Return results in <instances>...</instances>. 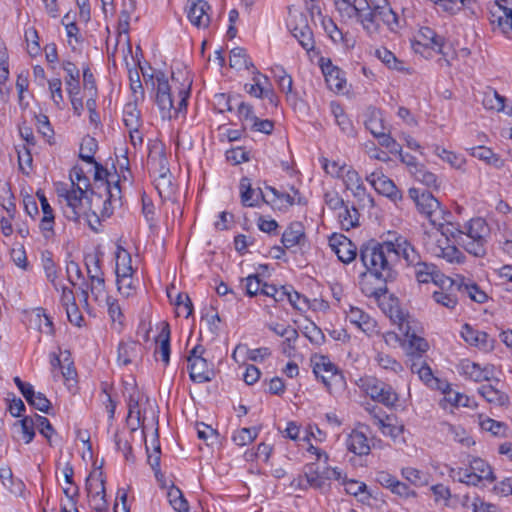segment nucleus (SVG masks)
I'll return each instance as SVG.
<instances>
[{
    "mask_svg": "<svg viewBox=\"0 0 512 512\" xmlns=\"http://www.w3.org/2000/svg\"><path fill=\"white\" fill-rule=\"evenodd\" d=\"M487 226L482 218H471L464 223L448 221L441 226V238L438 239L437 256L448 261H458L460 252L457 245L464 247L469 253L480 256L483 254V238Z\"/></svg>",
    "mask_w": 512,
    "mask_h": 512,
    "instance_id": "nucleus-1",
    "label": "nucleus"
},
{
    "mask_svg": "<svg viewBox=\"0 0 512 512\" xmlns=\"http://www.w3.org/2000/svg\"><path fill=\"white\" fill-rule=\"evenodd\" d=\"M120 175L112 165L111 169L95 166L94 183L90 206L97 216L109 215L112 207L120 200Z\"/></svg>",
    "mask_w": 512,
    "mask_h": 512,
    "instance_id": "nucleus-2",
    "label": "nucleus"
},
{
    "mask_svg": "<svg viewBox=\"0 0 512 512\" xmlns=\"http://www.w3.org/2000/svg\"><path fill=\"white\" fill-rule=\"evenodd\" d=\"M339 10L358 18L364 25L393 26L397 16L387 0H336Z\"/></svg>",
    "mask_w": 512,
    "mask_h": 512,
    "instance_id": "nucleus-3",
    "label": "nucleus"
},
{
    "mask_svg": "<svg viewBox=\"0 0 512 512\" xmlns=\"http://www.w3.org/2000/svg\"><path fill=\"white\" fill-rule=\"evenodd\" d=\"M381 306L385 313L389 314L390 318L394 321H399V329L405 333L407 342L412 350L424 352L427 350L428 345L422 338L415 334H409V325L405 323V315L398 305V301L392 299L390 296L384 295L381 299Z\"/></svg>",
    "mask_w": 512,
    "mask_h": 512,
    "instance_id": "nucleus-4",
    "label": "nucleus"
},
{
    "mask_svg": "<svg viewBox=\"0 0 512 512\" xmlns=\"http://www.w3.org/2000/svg\"><path fill=\"white\" fill-rule=\"evenodd\" d=\"M313 372L330 390H340L345 386V380L341 372L324 356L313 358Z\"/></svg>",
    "mask_w": 512,
    "mask_h": 512,
    "instance_id": "nucleus-5",
    "label": "nucleus"
},
{
    "mask_svg": "<svg viewBox=\"0 0 512 512\" xmlns=\"http://www.w3.org/2000/svg\"><path fill=\"white\" fill-rule=\"evenodd\" d=\"M433 282L438 287V290L434 291L436 302L449 308L454 307L457 304V294L461 290L462 284L440 273L434 274Z\"/></svg>",
    "mask_w": 512,
    "mask_h": 512,
    "instance_id": "nucleus-6",
    "label": "nucleus"
},
{
    "mask_svg": "<svg viewBox=\"0 0 512 512\" xmlns=\"http://www.w3.org/2000/svg\"><path fill=\"white\" fill-rule=\"evenodd\" d=\"M364 266L369 271V275L365 274L367 281L372 276L376 278H385L387 274V260L382 247L373 245L364 248L361 254Z\"/></svg>",
    "mask_w": 512,
    "mask_h": 512,
    "instance_id": "nucleus-7",
    "label": "nucleus"
},
{
    "mask_svg": "<svg viewBox=\"0 0 512 512\" xmlns=\"http://www.w3.org/2000/svg\"><path fill=\"white\" fill-rule=\"evenodd\" d=\"M88 188V180L79 171L71 174L70 183H63L58 189L59 195L63 196L69 206L77 207L81 202Z\"/></svg>",
    "mask_w": 512,
    "mask_h": 512,
    "instance_id": "nucleus-8",
    "label": "nucleus"
},
{
    "mask_svg": "<svg viewBox=\"0 0 512 512\" xmlns=\"http://www.w3.org/2000/svg\"><path fill=\"white\" fill-rule=\"evenodd\" d=\"M442 44V39L427 27L416 31L412 39V47L418 53L441 52Z\"/></svg>",
    "mask_w": 512,
    "mask_h": 512,
    "instance_id": "nucleus-9",
    "label": "nucleus"
},
{
    "mask_svg": "<svg viewBox=\"0 0 512 512\" xmlns=\"http://www.w3.org/2000/svg\"><path fill=\"white\" fill-rule=\"evenodd\" d=\"M85 486L92 512H109L105 482H85Z\"/></svg>",
    "mask_w": 512,
    "mask_h": 512,
    "instance_id": "nucleus-10",
    "label": "nucleus"
},
{
    "mask_svg": "<svg viewBox=\"0 0 512 512\" xmlns=\"http://www.w3.org/2000/svg\"><path fill=\"white\" fill-rule=\"evenodd\" d=\"M204 349L196 347L188 358L190 367V377L195 382H204L210 380L211 370L206 359L203 358Z\"/></svg>",
    "mask_w": 512,
    "mask_h": 512,
    "instance_id": "nucleus-11",
    "label": "nucleus"
},
{
    "mask_svg": "<svg viewBox=\"0 0 512 512\" xmlns=\"http://www.w3.org/2000/svg\"><path fill=\"white\" fill-rule=\"evenodd\" d=\"M367 180L374 189L381 195L397 201L401 198V193L394 182L380 171L371 172Z\"/></svg>",
    "mask_w": 512,
    "mask_h": 512,
    "instance_id": "nucleus-12",
    "label": "nucleus"
},
{
    "mask_svg": "<svg viewBox=\"0 0 512 512\" xmlns=\"http://www.w3.org/2000/svg\"><path fill=\"white\" fill-rule=\"evenodd\" d=\"M36 196L40 202L42 213L39 228L42 234L48 238L54 235L55 214L42 190H38Z\"/></svg>",
    "mask_w": 512,
    "mask_h": 512,
    "instance_id": "nucleus-13",
    "label": "nucleus"
},
{
    "mask_svg": "<svg viewBox=\"0 0 512 512\" xmlns=\"http://www.w3.org/2000/svg\"><path fill=\"white\" fill-rule=\"evenodd\" d=\"M330 246L344 263H349L356 258V246L344 235H333L330 238Z\"/></svg>",
    "mask_w": 512,
    "mask_h": 512,
    "instance_id": "nucleus-14",
    "label": "nucleus"
},
{
    "mask_svg": "<svg viewBox=\"0 0 512 512\" xmlns=\"http://www.w3.org/2000/svg\"><path fill=\"white\" fill-rule=\"evenodd\" d=\"M321 67L329 88L336 92L342 91L346 85L344 73L329 59H321Z\"/></svg>",
    "mask_w": 512,
    "mask_h": 512,
    "instance_id": "nucleus-15",
    "label": "nucleus"
},
{
    "mask_svg": "<svg viewBox=\"0 0 512 512\" xmlns=\"http://www.w3.org/2000/svg\"><path fill=\"white\" fill-rule=\"evenodd\" d=\"M159 346V350L164 362L169 361V339L170 329L166 322L156 323L153 327H150L148 332Z\"/></svg>",
    "mask_w": 512,
    "mask_h": 512,
    "instance_id": "nucleus-16",
    "label": "nucleus"
},
{
    "mask_svg": "<svg viewBox=\"0 0 512 512\" xmlns=\"http://www.w3.org/2000/svg\"><path fill=\"white\" fill-rule=\"evenodd\" d=\"M269 356L266 348L250 347L247 344H239L233 351L232 357L237 363H245L246 361L260 362Z\"/></svg>",
    "mask_w": 512,
    "mask_h": 512,
    "instance_id": "nucleus-17",
    "label": "nucleus"
},
{
    "mask_svg": "<svg viewBox=\"0 0 512 512\" xmlns=\"http://www.w3.org/2000/svg\"><path fill=\"white\" fill-rule=\"evenodd\" d=\"M366 393L373 400L381 402L387 406L394 405L397 400V394L383 383L371 382L367 384Z\"/></svg>",
    "mask_w": 512,
    "mask_h": 512,
    "instance_id": "nucleus-18",
    "label": "nucleus"
},
{
    "mask_svg": "<svg viewBox=\"0 0 512 512\" xmlns=\"http://www.w3.org/2000/svg\"><path fill=\"white\" fill-rule=\"evenodd\" d=\"M480 393L488 402L498 406H502L508 401V396L498 380L483 384Z\"/></svg>",
    "mask_w": 512,
    "mask_h": 512,
    "instance_id": "nucleus-19",
    "label": "nucleus"
},
{
    "mask_svg": "<svg viewBox=\"0 0 512 512\" xmlns=\"http://www.w3.org/2000/svg\"><path fill=\"white\" fill-rule=\"evenodd\" d=\"M347 447L350 452L356 455H367L371 450V440L364 432L354 430L348 437Z\"/></svg>",
    "mask_w": 512,
    "mask_h": 512,
    "instance_id": "nucleus-20",
    "label": "nucleus"
},
{
    "mask_svg": "<svg viewBox=\"0 0 512 512\" xmlns=\"http://www.w3.org/2000/svg\"><path fill=\"white\" fill-rule=\"evenodd\" d=\"M461 337L470 346L485 349L489 346V336L486 332L474 329L465 324L461 329Z\"/></svg>",
    "mask_w": 512,
    "mask_h": 512,
    "instance_id": "nucleus-21",
    "label": "nucleus"
},
{
    "mask_svg": "<svg viewBox=\"0 0 512 512\" xmlns=\"http://www.w3.org/2000/svg\"><path fill=\"white\" fill-rule=\"evenodd\" d=\"M503 31L512 30V0H500L493 12Z\"/></svg>",
    "mask_w": 512,
    "mask_h": 512,
    "instance_id": "nucleus-22",
    "label": "nucleus"
},
{
    "mask_svg": "<svg viewBox=\"0 0 512 512\" xmlns=\"http://www.w3.org/2000/svg\"><path fill=\"white\" fill-rule=\"evenodd\" d=\"M15 382L32 406L43 412L48 410L50 403L42 394L35 393L30 386L23 384L18 378L15 379Z\"/></svg>",
    "mask_w": 512,
    "mask_h": 512,
    "instance_id": "nucleus-23",
    "label": "nucleus"
},
{
    "mask_svg": "<svg viewBox=\"0 0 512 512\" xmlns=\"http://www.w3.org/2000/svg\"><path fill=\"white\" fill-rule=\"evenodd\" d=\"M262 198L265 203L275 209H283L293 205V199L289 195L280 194L272 187H266L262 191Z\"/></svg>",
    "mask_w": 512,
    "mask_h": 512,
    "instance_id": "nucleus-24",
    "label": "nucleus"
},
{
    "mask_svg": "<svg viewBox=\"0 0 512 512\" xmlns=\"http://www.w3.org/2000/svg\"><path fill=\"white\" fill-rule=\"evenodd\" d=\"M410 194L412 198L416 201L420 211L424 213L427 217L431 218L433 214L438 211V202L431 194L422 193L418 195L415 190H411Z\"/></svg>",
    "mask_w": 512,
    "mask_h": 512,
    "instance_id": "nucleus-25",
    "label": "nucleus"
},
{
    "mask_svg": "<svg viewBox=\"0 0 512 512\" xmlns=\"http://www.w3.org/2000/svg\"><path fill=\"white\" fill-rule=\"evenodd\" d=\"M478 421L482 431L490 433L495 437H504L506 435L507 426L505 423L497 421L485 414H480Z\"/></svg>",
    "mask_w": 512,
    "mask_h": 512,
    "instance_id": "nucleus-26",
    "label": "nucleus"
},
{
    "mask_svg": "<svg viewBox=\"0 0 512 512\" xmlns=\"http://www.w3.org/2000/svg\"><path fill=\"white\" fill-rule=\"evenodd\" d=\"M464 373L474 381H490L492 371L487 366H481L480 364L472 361H465L462 364Z\"/></svg>",
    "mask_w": 512,
    "mask_h": 512,
    "instance_id": "nucleus-27",
    "label": "nucleus"
},
{
    "mask_svg": "<svg viewBox=\"0 0 512 512\" xmlns=\"http://www.w3.org/2000/svg\"><path fill=\"white\" fill-rule=\"evenodd\" d=\"M404 430V421L395 415H388L381 420V431L384 435L397 438Z\"/></svg>",
    "mask_w": 512,
    "mask_h": 512,
    "instance_id": "nucleus-28",
    "label": "nucleus"
},
{
    "mask_svg": "<svg viewBox=\"0 0 512 512\" xmlns=\"http://www.w3.org/2000/svg\"><path fill=\"white\" fill-rule=\"evenodd\" d=\"M167 489V498L173 509L177 512H188L190 508L189 503L184 497L183 492L174 485V482H171Z\"/></svg>",
    "mask_w": 512,
    "mask_h": 512,
    "instance_id": "nucleus-29",
    "label": "nucleus"
},
{
    "mask_svg": "<svg viewBox=\"0 0 512 512\" xmlns=\"http://www.w3.org/2000/svg\"><path fill=\"white\" fill-rule=\"evenodd\" d=\"M106 323L111 326L112 329H119L125 323V315L120 305L115 301L108 303V311L106 316Z\"/></svg>",
    "mask_w": 512,
    "mask_h": 512,
    "instance_id": "nucleus-30",
    "label": "nucleus"
},
{
    "mask_svg": "<svg viewBox=\"0 0 512 512\" xmlns=\"http://www.w3.org/2000/svg\"><path fill=\"white\" fill-rule=\"evenodd\" d=\"M207 4L199 1L195 3L190 10V21L198 27H206L209 23V16L207 15Z\"/></svg>",
    "mask_w": 512,
    "mask_h": 512,
    "instance_id": "nucleus-31",
    "label": "nucleus"
},
{
    "mask_svg": "<svg viewBox=\"0 0 512 512\" xmlns=\"http://www.w3.org/2000/svg\"><path fill=\"white\" fill-rule=\"evenodd\" d=\"M157 102L162 110H170L173 107V101L170 95V88L166 80L157 79Z\"/></svg>",
    "mask_w": 512,
    "mask_h": 512,
    "instance_id": "nucleus-32",
    "label": "nucleus"
},
{
    "mask_svg": "<svg viewBox=\"0 0 512 512\" xmlns=\"http://www.w3.org/2000/svg\"><path fill=\"white\" fill-rule=\"evenodd\" d=\"M344 490L347 494L354 495L359 501L365 503L372 497L371 492L367 491L365 482H342Z\"/></svg>",
    "mask_w": 512,
    "mask_h": 512,
    "instance_id": "nucleus-33",
    "label": "nucleus"
},
{
    "mask_svg": "<svg viewBox=\"0 0 512 512\" xmlns=\"http://www.w3.org/2000/svg\"><path fill=\"white\" fill-rule=\"evenodd\" d=\"M116 277H132L133 269L131 266V258L125 252H119L116 258V269H115Z\"/></svg>",
    "mask_w": 512,
    "mask_h": 512,
    "instance_id": "nucleus-34",
    "label": "nucleus"
},
{
    "mask_svg": "<svg viewBox=\"0 0 512 512\" xmlns=\"http://www.w3.org/2000/svg\"><path fill=\"white\" fill-rule=\"evenodd\" d=\"M269 92L268 80L262 75L255 76L248 87V93L255 98H261Z\"/></svg>",
    "mask_w": 512,
    "mask_h": 512,
    "instance_id": "nucleus-35",
    "label": "nucleus"
},
{
    "mask_svg": "<svg viewBox=\"0 0 512 512\" xmlns=\"http://www.w3.org/2000/svg\"><path fill=\"white\" fill-rule=\"evenodd\" d=\"M21 428V438L24 443L29 444L35 435L36 415L34 417H25L19 421Z\"/></svg>",
    "mask_w": 512,
    "mask_h": 512,
    "instance_id": "nucleus-36",
    "label": "nucleus"
},
{
    "mask_svg": "<svg viewBox=\"0 0 512 512\" xmlns=\"http://www.w3.org/2000/svg\"><path fill=\"white\" fill-rule=\"evenodd\" d=\"M303 231L300 226L288 227L282 237L283 244L289 248L299 244L303 238Z\"/></svg>",
    "mask_w": 512,
    "mask_h": 512,
    "instance_id": "nucleus-37",
    "label": "nucleus"
},
{
    "mask_svg": "<svg viewBox=\"0 0 512 512\" xmlns=\"http://www.w3.org/2000/svg\"><path fill=\"white\" fill-rule=\"evenodd\" d=\"M105 295L104 281L101 278L93 277L91 279V285L89 292H87L86 300H92L98 302L103 299Z\"/></svg>",
    "mask_w": 512,
    "mask_h": 512,
    "instance_id": "nucleus-38",
    "label": "nucleus"
},
{
    "mask_svg": "<svg viewBox=\"0 0 512 512\" xmlns=\"http://www.w3.org/2000/svg\"><path fill=\"white\" fill-rule=\"evenodd\" d=\"M385 487L389 489L393 494L398 495L401 498H409L415 495L414 490L411 488L408 482H386Z\"/></svg>",
    "mask_w": 512,
    "mask_h": 512,
    "instance_id": "nucleus-39",
    "label": "nucleus"
},
{
    "mask_svg": "<svg viewBox=\"0 0 512 512\" xmlns=\"http://www.w3.org/2000/svg\"><path fill=\"white\" fill-rule=\"evenodd\" d=\"M473 0H439L440 6L451 13H459L465 8H471Z\"/></svg>",
    "mask_w": 512,
    "mask_h": 512,
    "instance_id": "nucleus-40",
    "label": "nucleus"
},
{
    "mask_svg": "<svg viewBox=\"0 0 512 512\" xmlns=\"http://www.w3.org/2000/svg\"><path fill=\"white\" fill-rule=\"evenodd\" d=\"M256 436V431L251 430L250 428H241L235 431L233 441L240 446H245L252 443Z\"/></svg>",
    "mask_w": 512,
    "mask_h": 512,
    "instance_id": "nucleus-41",
    "label": "nucleus"
},
{
    "mask_svg": "<svg viewBox=\"0 0 512 512\" xmlns=\"http://www.w3.org/2000/svg\"><path fill=\"white\" fill-rule=\"evenodd\" d=\"M472 155L482 161H485L488 164L496 165L499 162V158L494 152L484 146H479L473 149Z\"/></svg>",
    "mask_w": 512,
    "mask_h": 512,
    "instance_id": "nucleus-42",
    "label": "nucleus"
},
{
    "mask_svg": "<svg viewBox=\"0 0 512 512\" xmlns=\"http://www.w3.org/2000/svg\"><path fill=\"white\" fill-rule=\"evenodd\" d=\"M394 250L396 254L402 256L407 261H413L415 259V251L406 240H396Z\"/></svg>",
    "mask_w": 512,
    "mask_h": 512,
    "instance_id": "nucleus-43",
    "label": "nucleus"
},
{
    "mask_svg": "<svg viewBox=\"0 0 512 512\" xmlns=\"http://www.w3.org/2000/svg\"><path fill=\"white\" fill-rule=\"evenodd\" d=\"M178 316L188 317L192 313V303L186 294H179L175 301Z\"/></svg>",
    "mask_w": 512,
    "mask_h": 512,
    "instance_id": "nucleus-44",
    "label": "nucleus"
},
{
    "mask_svg": "<svg viewBox=\"0 0 512 512\" xmlns=\"http://www.w3.org/2000/svg\"><path fill=\"white\" fill-rule=\"evenodd\" d=\"M241 199L245 205L253 206L255 203V191L248 179H243L240 185Z\"/></svg>",
    "mask_w": 512,
    "mask_h": 512,
    "instance_id": "nucleus-45",
    "label": "nucleus"
},
{
    "mask_svg": "<svg viewBox=\"0 0 512 512\" xmlns=\"http://www.w3.org/2000/svg\"><path fill=\"white\" fill-rule=\"evenodd\" d=\"M226 158L232 164L238 165L249 160V153L240 147L232 148L227 151Z\"/></svg>",
    "mask_w": 512,
    "mask_h": 512,
    "instance_id": "nucleus-46",
    "label": "nucleus"
},
{
    "mask_svg": "<svg viewBox=\"0 0 512 512\" xmlns=\"http://www.w3.org/2000/svg\"><path fill=\"white\" fill-rule=\"evenodd\" d=\"M25 38L27 42L28 53L32 56L37 55L40 51V45L38 41L39 37L37 32L33 28H30L26 31Z\"/></svg>",
    "mask_w": 512,
    "mask_h": 512,
    "instance_id": "nucleus-47",
    "label": "nucleus"
},
{
    "mask_svg": "<svg viewBox=\"0 0 512 512\" xmlns=\"http://www.w3.org/2000/svg\"><path fill=\"white\" fill-rule=\"evenodd\" d=\"M415 369L420 379L426 382L427 384H430L431 386L433 384H438V380L433 377L430 367H428L425 363L414 364L413 370Z\"/></svg>",
    "mask_w": 512,
    "mask_h": 512,
    "instance_id": "nucleus-48",
    "label": "nucleus"
},
{
    "mask_svg": "<svg viewBox=\"0 0 512 512\" xmlns=\"http://www.w3.org/2000/svg\"><path fill=\"white\" fill-rule=\"evenodd\" d=\"M19 167L24 173H28L32 169V156L25 145L18 150Z\"/></svg>",
    "mask_w": 512,
    "mask_h": 512,
    "instance_id": "nucleus-49",
    "label": "nucleus"
},
{
    "mask_svg": "<svg viewBox=\"0 0 512 512\" xmlns=\"http://www.w3.org/2000/svg\"><path fill=\"white\" fill-rule=\"evenodd\" d=\"M287 288L281 287L276 288L273 285H269L267 283L263 284L262 286V294L272 297L275 301H282L286 297Z\"/></svg>",
    "mask_w": 512,
    "mask_h": 512,
    "instance_id": "nucleus-50",
    "label": "nucleus"
},
{
    "mask_svg": "<svg viewBox=\"0 0 512 512\" xmlns=\"http://www.w3.org/2000/svg\"><path fill=\"white\" fill-rule=\"evenodd\" d=\"M464 290L468 294V297L474 302L484 303L488 299L486 292L476 285H465Z\"/></svg>",
    "mask_w": 512,
    "mask_h": 512,
    "instance_id": "nucleus-51",
    "label": "nucleus"
},
{
    "mask_svg": "<svg viewBox=\"0 0 512 512\" xmlns=\"http://www.w3.org/2000/svg\"><path fill=\"white\" fill-rule=\"evenodd\" d=\"M443 392L445 394V401L450 403L451 405H453V406H465L466 405L467 398L464 395L460 394L459 392L450 389L448 386H447V389H445Z\"/></svg>",
    "mask_w": 512,
    "mask_h": 512,
    "instance_id": "nucleus-52",
    "label": "nucleus"
},
{
    "mask_svg": "<svg viewBox=\"0 0 512 512\" xmlns=\"http://www.w3.org/2000/svg\"><path fill=\"white\" fill-rule=\"evenodd\" d=\"M97 148V143L92 138H86L83 140L81 147H80V156L90 161L92 159L93 153L95 152Z\"/></svg>",
    "mask_w": 512,
    "mask_h": 512,
    "instance_id": "nucleus-53",
    "label": "nucleus"
},
{
    "mask_svg": "<svg viewBox=\"0 0 512 512\" xmlns=\"http://www.w3.org/2000/svg\"><path fill=\"white\" fill-rule=\"evenodd\" d=\"M285 298H287L290 304L298 310H304L308 306L307 299L296 291L287 290Z\"/></svg>",
    "mask_w": 512,
    "mask_h": 512,
    "instance_id": "nucleus-54",
    "label": "nucleus"
},
{
    "mask_svg": "<svg viewBox=\"0 0 512 512\" xmlns=\"http://www.w3.org/2000/svg\"><path fill=\"white\" fill-rule=\"evenodd\" d=\"M473 469L479 472L474 474L478 480H489L494 477L490 467L481 460L474 461Z\"/></svg>",
    "mask_w": 512,
    "mask_h": 512,
    "instance_id": "nucleus-55",
    "label": "nucleus"
},
{
    "mask_svg": "<svg viewBox=\"0 0 512 512\" xmlns=\"http://www.w3.org/2000/svg\"><path fill=\"white\" fill-rule=\"evenodd\" d=\"M485 105L491 110L502 111L505 107V99L497 93H491L486 96Z\"/></svg>",
    "mask_w": 512,
    "mask_h": 512,
    "instance_id": "nucleus-56",
    "label": "nucleus"
},
{
    "mask_svg": "<svg viewBox=\"0 0 512 512\" xmlns=\"http://www.w3.org/2000/svg\"><path fill=\"white\" fill-rule=\"evenodd\" d=\"M343 167V162L337 159L325 158L323 161V169L331 176H338Z\"/></svg>",
    "mask_w": 512,
    "mask_h": 512,
    "instance_id": "nucleus-57",
    "label": "nucleus"
},
{
    "mask_svg": "<svg viewBox=\"0 0 512 512\" xmlns=\"http://www.w3.org/2000/svg\"><path fill=\"white\" fill-rule=\"evenodd\" d=\"M341 224L345 229H349L354 227L357 224L358 217L357 211L353 209L352 211L345 209L343 214H340Z\"/></svg>",
    "mask_w": 512,
    "mask_h": 512,
    "instance_id": "nucleus-58",
    "label": "nucleus"
},
{
    "mask_svg": "<svg viewBox=\"0 0 512 512\" xmlns=\"http://www.w3.org/2000/svg\"><path fill=\"white\" fill-rule=\"evenodd\" d=\"M36 427L39 432L43 434L48 440H50L54 430L47 418L36 415Z\"/></svg>",
    "mask_w": 512,
    "mask_h": 512,
    "instance_id": "nucleus-59",
    "label": "nucleus"
},
{
    "mask_svg": "<svg viewBox=\"0 0 512 512\" xmlns=\"http://www.w3.org/2000/svg\"><path fill=\"white\" fill-rule=\"evenodd\" d=\"M245 64V53L242 48H234L230 55V67L241 68Z\"/></svg>",
    "mask_w": 512,
    "mask_h": 512,
    "instance_id": "nucleus-60",
    "label": "nucleus"
},
{
    "mask_svg": "<svg viewBox=\"0 0 512 512\" xmlns=\"http://www.w3.org/2000/svg\"><path fill=\"white\" fill-rule=\"evenodd\" d=\"M63 493L65 494L66 501H71L77 503V499L79 496V487L76 485V482H65V485L62 487Z\"/></svg>",
    "mask_w": 512,
    "mask_h": 512,
    "instance_id": "nucleus-61",
    "label": "nucleus"
},
{
    "mask_svg": "<svg viewBox=\"0 0 512 512\" xmlns=\"http://www.w3.org/2000/svg\"><path fill=\"white\" fill-rule=\"evenodd\" d=\"M257 225H258V228L262 232H265L268 234L275 232L278 228V223L274 219L269 218V217H264V216H261L258 219Z\"/></svg>",
    "mask_w": 512,
    "mask_h": 512,
    "instance_id": "nucleus-62",
    "label": "nucleus"
},
{
    "mask_svg": "<svg viewBox=\"0 0 512 512\" xmlns=\"http://www.w3.org/2000/svg\"><path fill=\"white\" fill-rule=\"evenodd\" d=\"M262 286L263 284H261L260 279L256 276H249L246 279V290L250 296L262 293Z\"/></svg>",
    "mask_w": 512,
    "mask_h": 512,
    "instance_id": "nucleus-63",
    "label": "nucleus"
},
{
    "mask_svg": "<svg viewBox=\"0 0 512 512\" xmlns=\"http://www.w3.org/2000/svg\"><path fill=\"white\" fill-rule=\"evenodd\" d=\"M116 287L121 296H128L132 289V277H116Z\"/></svg>",
    "mask_w": 512,
    "mask_h": 512,
    "instance_id": "nucleus-64",
    "label": "nucleus"
}]
</instances>
